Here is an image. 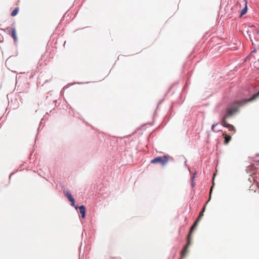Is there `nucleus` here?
Wrapping results in <instances>:
<instances>
[{
  "label": "nucleus",
  "mask_w": 259,
  "mask_h": 259,
  "mask_svg": "<svg viewBox=\"0 0 259 259\" xmlns=\"http://www.w3.org/2000/svg\"><path fill=\"white\" fill-rule=\"evenodd\" d=\"M258 194H259V190H258ZM257 205L259 206V199H258V201L257 202Z\"/></svg>",
  "instance_id": "4468645a"
},
{
  "label": "nucleus",
  "mask_w": 259,
  "mask_h": 259,
  "mask_svg": "<svg viewBox=\"0 0 259 259\" xmlns=\"http://www.w3.org/2000/svg\"><path fill=\"white\" fill-rule=\"evenodd\" d=\"M258 96H259V92L256 94H254L251 98L249 99H242L234 102L231 106L227 108L226 113L223 117L222 120V125L229 129V131L231 132V135H233L236 132V129L233 125L229 124L227 122V118L230 116H231L235 112H237L239 106H242L249 102L253 101Z\"/></svg>",
  "instance_id": "f257e3e1"
},
{
  "label": "nucleus",
  "mask_w": 259,
  "mask_h": 259,
  "mask_svg": "<svg viewBox=\"0 0 259 259\" xmlns=\"http://www.w3.org/2000/svg\"><path fill=\"white\" fill-rule=\"evenodd\" d=\"M247 10V6H246V3L245 8L244 9H243L241 12L240 17H242L243 15H244V14H245L246 13Z\"/></svg>",
  "instance_id": "1a4fd4ad"
},
{
  "label": "nucleus",
  "mask_w": 259,
  "mask_h": 259,
  "mask_svg": "<svg viewBox=\"0 0 259 259\" xmlns=\"http://www.w3.org/2000/svg\"><path fill=\"white\" fill-rule=\"evenodd\" d=\"M199 222V219H197V220L194 222L193 225L191 227L190 232L188 234V235L190 234V238H191V233H192L193 230L195 229V228L196 227L197 224Z\"/></svg>",
  "instance_id": "0eeeda50"
},
{
  "label": "nucleus",
  "mask_w": 259,
  "mask_h": 259,
  "mask_svg": "<svg viewBox=\"0 0 259 259\" xmlns=\"http://www.w3.org/2000/svg\"><path fill=\"white\" fill-rule=\"evenodd\" d=\"M11 36L13 38L14 41H16L17 40V36H16V30H15V28H13L12 30Z\"/></svg>",
  "instance_id": "6e6552de"
},
{
  "label": "nucleus",
  "mask_w": 259,
  "mask_h": 259,
  "mask_svg": "<svg viewBox=\"0 0 259 259\" xmlns=\"http://www.w3.org/2000/svg\"><path fill=\"white\" fill-rule=\"evenodd\" d=\"M79 208L80 213L81 214V218L84 219L85 214V207L84 205H81L79 207L78 206L77 208Z\"/></svg>",
  "instance_id": "39448f33"
},
{
  "label": "nucleus",
  "mask_w": 259,
  "mask_h": 259,
  "mask_svg": "<svg viewBox=\"0 0 259 259\" xmlns=\"http://www.w3.org/2000/svg\"><path fill=\"white\" fill-rule=\"evenodd\" d=\"M19 11V8H16L12 12L11 16L14 17L18 13Z\"/></svg>",
  "instance_id": "9d476101"
},
{
  "label": "nucleus",
  "mask_w": 259,
  "mask_h": 259,
  "mask_svg": "<svg viewBox=\"0 0 259 259\" xmlns=\"http://www.w3.org/2000/svg\"><path fill=\"white\" fill-rule=\"evenodd\" d=\"M218 124H213L212 125V126H211V130L214 132H215L216 131L214 130V127L215 126L217 125Z\"/></svg>",
  "instance_id": "f8f14e48"
},
{
  "label": "nucleus",
  "mask_w": 259,
  "mask_h": 259,
  "mask_svg": "<svg viewBox=\"0 0 259 259\" xmlns=\"http://www.w3.org/2000/svg\"><path fill=\"white\" fill-rule=\"evenodd\" d=\"M64 194L65 196L67 197L68 200L71 202V205L75 207V208L77 209L78 206L75 205L74 204L75 203V200L73 198V197L72 196L71 194L69 191H66L64 192Z\"/></svg>",
  "instance_id": "20e7f679"
},
{
  "label": "nucleus",
  "mask_w": 259,
  "mask_h": 259,
  "mask_svg": "<svg viewBox=\"0 0 259 259\" xmlns=\"http://www.w3.org/2000/svg\"><path fill=\"white\" fill-rule=\"evenodd\" d=\"M205 210V207H204L203 208V209L202 210V211L199 213V215L197 218V219H199V221H200V220H201V218L203 217V212Z\"/></svg>",
  "instance_id": "9b49d317"
},
{
  "label": "nucleus",
  "mask_w": 259,
  "mask_h": 259,
  "mask_svg": "<svg viewBox=\"0 0 259 259\" xmlns=\"http://www.w3.org/2000/svg\"><path fill=\"white\" fill-rule=\"evenodd\" d=\"M223 136L225 138L224 144H228L231 139V136L230 135H228L225 133L223 134Z\"/></svg>",
  "instance_id": "423d86ee"
},
{
  "label": "nucleus",
  "mask_w": 259,
  "mask_h": 259,
  "mask_svg": "<svg viewBox=\"0 0 259 259\" xmlns=\"http://www.w3.org/2000/svg\"><path fill=\"white\" fill-rule=\"evenodd\" d=\"M169 156L165 155L164 156H158L151 160L152 164L159 163L162 166H164L169 160Z\"/></svg>",
  "instance_id": "f03ea898"
},
{
  "label": "nucleus",
  "mask_w": 259,
  "mask_h": 259,
  "mask_svg": "<svg viewBox=\"0 0 259 259\" xmlns=\"http://www.w3.org/2000/svg\"><path fill=\"white\" fill-rule=\"evenodd\" d=\"M190 234L188 235L187 237V242L186 245L184 247L183 249L181 251V258H184L188 253V249L191 244Z\"/></svg>",
  "instance_id": "7ed1b4c3"
},
{
  "label": "nucleus",
  "mask_w": 259,
  "mask_h": 259,
  "mask_svg": "<svg viewBox=\"0 0 259 259\" xmlns=\"http://www.w3.org/2000/svg\"><path fill=\"white\" fill-rule=\"evenodd\" d=\"M212 188H213V186L211 187L210 190L209 200L210 199V197H211V192H212Z\"/></svg>",
  "instance_id": "ddd939ff"
}]
</instances>
